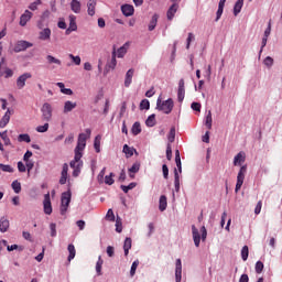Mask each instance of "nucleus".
Returning <instances> with one entry per match:
<instances>
[{
  "mask_svg": "<svg viewBox=\"0 0 282 282\" xmlns=\"http://www.w3.org/2000/svg\"><path fill=\"white\" fill-rule=\"evenodd\" d=\"M68 261H72V259H74L76 257V247H74V245H68Z\"/></svg>",
  "mask_w": 282,
  "mask_h": 282,
  "instance_id": "nucleus-44",
  "label": "nucleus"
},
{
  "mask_svg": "<svg viewBox=\"0 0 282 282\" xmlns=\"http://www.w3.org/2000/svg\"><path fill=\"white\" fill-rule=\"evenodd\" d=\"M131 245H132L131 238H126L123 243L124 257H129V249L131 248Z\"/></svg>",
  "mask_w": 282,
  "mask_h": 282,
  "instance_id": "nucleus-34",
  "label": "nucleus"
},
{
  "mask_svg": "<svg viewBox=\"0 0 282 282\" xmlns=\"http://www.w3.org/2000/svg\"><path fill=\"white\" fill-rule=\"evenodd\" d=\"M263 268H264L263 262H261V261L256 262L257 274H261V272H263Z\"/></svg>",
  "mask_w": 282,
  "mask_h": 282,
  "instance_id": "nucleus-57",
  "label": "nucleus"
},
{
  "mask_svg": "<svg viewBox=\"0 0 282 282\" xmlns=\"http://www.w3.org/2000/svg\"><path fill=\"white\" fill-rule=\"evenodd\" d=\"M158 19H160V15H158L156 13L152 17L150 23H149V32H153L158 25Z\"/></svg>",
  "mask_w": 282,
  "mask_h": 282,
  "instance_id": "nucleus-30",
  "label": "nucleus"
},
{
  "mask_svg": "<svg viewBox=\"0 0 282 282\" xmlns=\"http://www.w3.org/2000/svg\"><path fill=\"white\" fill-rule=\"evenodd\" d=\"M262 206H263V202L259 200V202L257 203L256 208H254V214H256V215H260V214H261V208H262Z\"/></svg>",
  "mask_w": 282,
  "mask_h": 282,
  "instance_id": "nucleus-60",
  "label": "nucleus"
},
{
  "mask_svg": "<svg viewBox=\"0 0 282 282\" xmlns=\"http://www.w3.org/2000/svg\"><path fill=\"white\" fill-rule=\"evenodd\" d=\"M87 13L89 17H94L96 14V0H89L87 3Z\"/></svg>",
  "mask_w": 282,
  "mask_h": 282,
  "instance_id": "nucleus-26",
  "label": "nucleus"
},
{
  "mask_svg": "<svg viewBox=\"0 0 282 282\" xmlns=\"http://www.w3.org/2000/svg\"><path fill=\"white\" fill-rule=\"evenodd\" d=\"M116 65H118V61L116 59V48L112 52L111 61L108 62L105 66L104 76H107L111 69H116Z\"/></svg>",
  "mask_w": 282,
  "mask_h": 282,
  "instance_id": "nucleus-9",
  "label": "nucleus"
},
{
  "mask_svg": "<svg viewBox=\"0 0 282 282\" xmlns=\"http://www.w3.org/2000/svg\"><path fill=\"white\" fill-rule=\"evenodd\" d=\"M14 193H21V183H19V181H13L11 184Z\"/></svg>",
  "mask_w": 282,
  "mask_h": 282,
  "instance_id": "nucleus-52",
  "label": "nucleus"
},
{
  "mask_svg": "<svg viewBox=\"0 0 282 282\" xmlns=\"http://www.w3.org/2000/svg\"><path fill=\"white\" fill-rule=\"evenodd\" d=\"M24 162H25L26 171L28 173H30L32 169H34V162L32 161H24Z\"/></svg>",
  "mask_w": 282,
  "mask_h": 282,
  "instance_id": "nucleus-63",
  "label": "nucleus"
},
{
  "mask_svg": "<svg viewBox=\"0 0 282 282\" xmlns=\"http://www.w3.org/2000/svg\"><path fill=\"white\" fill-rule=\"evenodd\" d=\"M138 186L137 183H130L129 185H121L120 188L123 191V193H129L130 191H133Z\"/></svg>",
  "mask_w": 282,
  "mask_h": 282,
  "instance_id": "nucleus-42",
  "label": "nucleus"
},
{
  "mask_svg": "<svg viewBox=\"0 0 282 282\" xmlns=\"http://www.w3.org/2000/svg\"><path fill=\"white\" fill-rule=\"evenodd\" d=\"M246 162V153L239 152L234 159V166H241Z\"/></svg>",
  "mask_w": 282,
  "mask_h": 282,
  "instance_id": "nucleus-22",
  "label": "nucleus"
},
{
  "mask_svg": "<svg viewBox=\"0 0 282 282\" xmlns=\"http://www.w3.org/2000/svg\"><path fill=\"white\" fill-rule=\"evenodd\" d=\"M29 47H34V44L32 42L20 40L15 43L13 52L19 54V52H25V50H29Z\"/></svg>",
  "mask_w": 282,
  "mask_h": 282,
  "instance_id": "nucleus-6",
  "label": "nucleus"
},
{
  "mask_svg": "<svg viewBox=\"0 0 282 282\" xmlns=\"http://www.w3.org/2000/svg\"><path fill=\"white\" fill-rule=\"evenodd\" d=\"M46 61H47L48 65H58L59 67L63 65V62H61V59H58L52 55H47Z\"/></svg>",
  "mask_w": 282,
  "mask_h": 282,
  "instance_id": "nucleus-31",
  "label": "nucleus"
},
{
  "mask_svg": "<svg viewBox=\"0 0 282 282\" xmlns=\"http://www.w3.org/2000/svg\"><path fill=\"white\" fill-rule=\"evenodd\" d=\"M0 138L3 140L6 147H10L12 142L10 141V138L8 137V131H3L0 133Z\"/></svg>",
  "mask_w": 282,
  "mask_h": 282,
  "instance_id": "nucleus-39",
  "label": "nucleus"
},
{
  "mask_svg": "<svg viewBox=\"0 0 282 282\" xmlns=\"http://www.w3.org/2000/svg\"><path fill=\"white\" fill-rule=\"evenodd\" d=\"M241 8H243V0H237L234 7V15L237 17L239 12H241Z\"/></svg>",
  "mask_w": 282,
  "mask_h": 282,
  "instance_id": "nucleus-33",
  "label": "nucleus"
},
{
  "mask_svg": "<svg viewBox=\"0 0 282 282\" xmlns=\"http://www.w3.org/2000/svg\"><path fill=\"white\" fill-rule=\"evenodd\" d=\"M34 17V14L30 10H25L24 13L20 17V25L21 28H25L28 22Z\"/></svg>",
  "mask_w": 282,
  "mask_h": 282,
  "instance_id": "nucleus-12",
  "label": "nucleus"
},
{
  "mask_svg": "<svg viewBox=\"0 0 282 282\" xmlns=\"http://www.w3.org/2000/svg\"><path fill=\"white\" fill-rule=\"evenodd\" d=\"M101 140H102V137L100 134L95 137L94 149H95L96 153H100V141Z\"/></svg>",
  "mask_w": 282,
  "mask_h": 282,
  "instance_id": "nucleus-35",
  "label": "nucleus"
},
{
  "mask_svg": "<svg viewBox=\"0 0 282 282\" xmlns=\"http://www.w3.org/2000/svg\"><path fill=\"white\" fill-rule=\"evenodd\" d=\"M43 206L45 215H50L52 213V200L50 198V194L44 195Z\"/></svg>",
  "mask_w": 282,
  "mask_h": 282,
  "instance_id": "nucleus-14",
  "label": "nucleus"
},
{
  "mask_svg": "<svg viewBox=\"0 0 282 282\" xmlns=\"http://www.w3.org/2000/svg\"><path fill=\"white\" fill-rule=\"evenodd\" d=\"M167 206H169V203L166 200V196L162 195L159 200V209L161 210V213H164Z\"/></svg>",
  "mask_w": 282,
  "mask_h": 282,
  "instance_id": "nucleus-29",
  "label": "nucleus"
},
{
  "mask_svg": "<svg viewBox=\"0 0 282 282\" xmlns=\"http://www.w3.org/2000/svg\"><path fill=\"white\" fill-rule=\"evenodd\" d=\"M133 74H135V70L133 68H130L126 73L124 87H131V83L133 80Z\"/></svg>",
  "mask_w": 282,
  "mask_h": 282,
  "instance_id": "nucleus-21",
  "label": "nucleus"
},
{
  "mask_svg": "<svg viewBox=\"0 0 282 282\" xmlns=\"http://www.w3.org/2000/svg\"><path fill=\"white\" fill-rule=\"evenodd\" d=\"M250 254V251L248 249V246H243L241 249V259L242 261H248V257Z\"/></svg>",
  "mask_w": 282,
  "mask_h": 282,
  "instance_id": "nucleus-46",
  "label": "nucleus"
},
{
  "mask_svg": "<svg viewBox=\"0 0 282 282\" xmlns=\"http://www.w3.org/2000/svg\"><path fill=\"white\" fill-rule=\"evenodd\" d=\"M78 30V25H76V15L72 14L69 15V26L66 30V34H69L70 32H76Z\"/></svg>",
  "mask_w": 282,
  "mask_h": 282,
  "instance_id": "nucleus-17",
  "label": "nucleus"
},
{
  "mask_svg": "<svg viewBox=\"0 0 282 282\" xmlns=\"http://www.w3.org/2000/svg\"><path fill=\"white\" fill-rule=\"evenodd\" d=\"M68 57L73 61L74 64L80 65V56H74V54H69Z\"/></svg>",
  "mask_w": 282,
  "mask_h": 282,
  "instance_id": "nucleus-59",
  "label": "nucleus"
},
{
  "mask_svg": "<svg viewBox=\"0 0 282 282\" xmlns=\"http://www.w3.org/2000/svg\"><path fill=\"white\" fill-rule=\"evenodd\" d=\"M70 10H72L75 14H80V1H78V0H72V1H70Z\"/></svg>",
  "mask_w": 282,
  "mask_h": 282,
  "instance_id": "nucleus-27",
  "label": "nucleus"
},
{
  "mask_svg": "<svg viewBox=\"0 0 282 282\" xmlns=\"http://www.w3.org/2000/svg\"><path fill=\"white\" fill-rule=\"evenodd\" d=\"M174 186L176 193H180V173H177V170H174Z\"/></svg>",
  "mask_w": 282,
  "mask_h": 282,
  "instance_id": "nucleus-38",
  "label": "nucleus"
},
{
  "mask_svg": "<svg viewBox=\"0 0 282 282\" xmlns=\"http://www.w3.org/2000/svg\"><path fill=\"white\" fill-rule=\"evenodd\" d=\"M113 173H110V175L105 176V184H108V186L113 185Z\"/></svg>",
  "mask_w": 282,
  "mask_h": 282,
  "instance_id": "nucleus-55",
  "label": "nucleus"
},
{
  "mask_svg": "<svg viewBox=\"0 0 282 282\" xmlns=\"http://www.w3.org/2000/svg\"><path fill=\"white\" fill-rule=\"evenodd\" d=\"M41 112L43 120H45L46 122H50L52 120V105H50L48 102L43 104Z\"/></svg>",
  "mask_w": 282,
  "mask_h": 282,
  "instance_id": "nucleus-7",
  "label": "nucleus"
},
{
  "mask_svg": "<svg viewBox=\"0 0 282 282\" xmlns=\"http://www.w3.org/2000/svg\"><path fill=\"white\" fill-rule=\"evenodd\" d=\"M51 228V237H56V224L52 223L50 225Z\"/></svg>",
  "mask_w": 282,
  "mask_h": 282,
  "instance_id": "nucleus-64",
  "label": "nucleus"
},
{
  "mask_svg": "<svg viewBox=\"0 0 282 282\" xmlns=\"http://www.w3.org/2000/svg\"><path fill=\"white\" fill-rule=\"evenodd\" d=\"M10 229V220L3 216L0 218V232H8Z\"/></svg>",
  "mask_w": 282,
  "mask_h": 282,
  "instance_id": "nucleus-18",
  "label": "nucleus"
},
{
  "mask_svg": "<svg viewBox=\"0 0 282 282\" xmlns=\"http://www.w3.org/2000/svg\"><path fill=\"white\" fill-rule=\"evenodd\" d=\"M177 10H180V4L172 3V6L169 8L167 13H166L167 21H173Z\"/></svg>",
  "mask_w": 282,
  "mask_h": 282,
  "instance_id": "nucleus-13",
  "label": "nucleus"
},
{
  "mask_svg": "<svg viewBox=\"0 0 282 282\" xmlns=\"http://www.w3.org/2000/svg\"><path fill=\"white\" fill-rule=\"evenodd\" d=\"M29 78H32V73H24V74L20 75L17 79L18 89H23V87H25V83L29 80Z\"/></svg>",
  "mask_w": 282,
  "mask_h": 282,
  "instance_id": "nucleus-11",
  "label": "nucleus"
},
{
  "mask_svg": "<svg viewBox=\"0 0 282 282\" xmlns=\"http://www.w3.org/2000/svg\"><path fill=\"white\" fill-rule=\"evenodd\" d=\"M51 36H52V30H50V28H46L40 32L39 39L40 41H50Z\"/></svg>",
  "mask_w": 282,
  "mask_h": 282,
  "instance_id": "nucleus-23",
  "label": "nucleus"
},
{
  "mask_svg": "<svg viewBox=\"0 0 282 282\" xmlns=\"http://www.w3.org/2000/svg\"><path fill=\"white\" fill-rule=\"evenodd\" d=\"M205 126L207 129H213V112L209 110L207 116H206V120H205Z\"/></svg>",
  "mask_w": 282,
  "mask_h": 282,
  "instance_id": "nucleus-36",
  "label": "nucleus"
},
{
  "mask_svg": "<svg viewBox=\"0 0 282 282\" xmlns=\"http://www.w3.org/2000/svg\"><path fill=\"white\" fill-rule=\"evenodd\" d=\"M202 236L199 235V229L195 227V225L192 226V235L194 239V243L196 248H199L200 241H206V237H208V231L206 230V227L200 228Z\"/></svg>",
  "mask_w": 282,
  "mask_h": 282,
  "instance_id": "nucleus-2",
  "label": "nucleus"
},
{
  "mask_svg": "<svg viewBox=\"0 0 282 282\" xmlns=\"http://www.w3.org/2000/svg\"><path fill=\"white\" fill-rule=\"evenodd\" d=\"M77 105L73 101H65L64 104V113H69V111H74L76 109Z\"/></svg>",
  "mask_w": 282,
  "mask_h": 282,
  "instance_id": "nucleus-28",
  "label": "nucleus"
},
{
  "mask_svg": "<svg viewBox=\"0 0 282 282\" xmlns=\"http://www.w3.org/2000/svg\"><path fill=\"white\" fill-rule=\"evenodd\" d=\"M140 109L141 111L149 110L151 109V102L149 101V99H142L140 102Z\"/></svg>",
  "mask_w": 282,
  "mask_h": 282,
  "instance_id": "nucleus-41",
  "label": "nucleus"
},
{
  "mask_svg": "<svg viewBox=\"0 0 282 282\" xmlns=\"http://www.w3.org/2000/svg\"><path fill=\"white\" fill-rule=\"evenodd\" d=\"M41 3H43V1H41V0H35L34 2H32V3L29 6V9L34 12L35 10H39V6H41Z\"/></svg>",
  "mask_w": 282,
  "mask_h": 282,
  "instance_id": "nucleus-50",
  "label": "nucleus"
},
{
  "mask_svg": "<svg viewBox=\"0 0 282 282\" xmlns=\"http://www.w3.org/2000/svg\"><path fill=\"white\" fill-rule=\"evenodd\" d=\"M102 263H105V261L102 260V256H99L98 261L96 263V272L98 276L102 274Z\"/></svg>",
  "mask_w": 282,
  "mask_h": 282,
  "instance_id": "nucleus-32",
  "label": "nucleus"
},
{
  "mask_svg": "<svg viewBox=\"0 0 282 282\" xmlns=\"http://www.w3.org/2000/svg\"><path fill=\"white\" fill-rule=\"evenodd\" d=\"M18 141L26 142L28 144H30L32 142V139L30 138V134L24 133V134H19Z\"/></svg>",
  "mask_w": 282,
  "mask_h": 282,
  "instance_id": "nucleus-45",
  "label": "nucleus"
},
{
  "mask_svg": "<svg viewBox=\"0 0 282 282\" xmlns=\"http://www.w3.org/2000/svg\"><path fill=\"white\" fill-rule=\"evenodd\" d=\"M167 140H169L170 143L175 142V127H172L170 129V132L167 134Z\"/></svg>",
  "mask_w": 282,
  "mask_h": 282,
  "instance_id": "nucleus-48",
  "label": "nucleus"
},
{
  "mask_svg": "<svg viewBox=\"0 0 282 282\" xmlns=\"http://www.w3.org/2000/svg\"><path fill=\"white\" fill-rule=\"evenodd\" d=\"M7 250H8V252H12L14 250H19V252H23L24 248H23V246H19V245L9 246L7 242Z\"/></svg>",
  "mask_w": 282,
  "mask_h": 282,
  "instance_id": "nucleus-40",
  "label": "nucleus"
},
{
  "mask_svg": "<svg viewBox=\"0 0 282 282\" xmlns=\"http://www.w3.org/2000/svg\"><path fill=\"white\" fill-rule=\"evenodd\" d=\"M50 129V123H45L44 126H39L36 128L37 133H45Z\"/></svg>",
  "mask_w": 282,
  "mask_h": 282,
  "instance_id": "nucleus-53",
  "label": "nucleus"
},
{
  "mask_svg": "<svg viewBox=\"0 0 282 282\" xmlns=\"http://www.w3.org/2000/svg\"><path fill=\"white\" fill-rule=\"evenodd\" d=\"M191 108L194 111H202V104H199V102H192Z\"/></svg>",
  "mask_w": 282,
  "mask_h": 282,
  "instance_id": "nucleus-61",
  "label": "nucleus"
},
{
  "mask_svg": "<svg viewBox=\"0 0 282 282\" xmlns=\"http://www.w3.org/2000/svg\"><path fill=\"white\" fill-rule=\"evenodd\" d=\"M246 173H248V165H242L237 175V183L235 188L236 193L241 191V187L243 186V180H246Z\"/></svg>",
  "mask_w": 282,
  "mask_h": 282,
  "instance_id": "nucleus-5",
  "label": "nucleus"
},
{
  "mask_svg": "<svg viewBox=\"0 0 282 282\" xmlns=\"http://www.w3.org/2000/svg\"><path fill=\"white\" fill-rule=\"evenodd\" d=\"M0 169L3 171V173H14V169H12V166L3 163H0Z\"/></svg>",
  "mask_w": 282,
  "mask_h": 282,
  "instance_id": "nucleus-49",
  "label": "nucleus"
},
{
  "mask_svg": "<svg viewBox=\"0 0 282 282\" xmlns=\"http://www.w3.org/2000/svg\"><path fill=\"white\" fill-rule=\"evenodd\" d=\"M155 115H150L145 120L147 127H155Z\"/></svg>",
  "mask_w": 282,
  "mask_h": 282,
  "instance_id": "nucleus-47",
  "label": "nucleus"
},
{
  "mask_svg": "<svg viewBox=\"0 0 282 282\" xmlns=\"http://www.w3.org/2000/svg\"><path fill=\"white\" fill-rule=\"evenodd\" d=\"M175 280L182 282V259H176Z\"/></svg>",
  "mask_w": 282,
  "mask_h": 282,
  "instance_id": "nucleus-19",
  "label": "nucleus"
},
{
  "mask_svg": "<svg viewBox=\"0 0 282 282\" xmlns=\"http://www.w3.org/2000/svg\"><path fill=\"white\" fill-rule=\"evenodd\" d=\"M133 135H139V133H142V127L140 126V122H134L131 129Z\"/></svg>",
  "mask_w": 282,
  "mask_h": 282,
  "instance_id": "nucleus-37",
  "label": "nucleus"
},
{
  "mask_svg": "<svg viewBox=\"0 0 282 282\" xmlns=\"http://www.w3.org/2000/svg\"><path fill=\"white\" fill-rule=\"evenodd\" d=\"M186 96V88L184 79H180L178 89H177V100L178 102H184V98Z\"/></svg>",
  "mask_w": 282,
  "mask_h": 282,
  "instance_id": "nucleus-10",
  "label": "nucleus"
},
{
  "mask_svg": "<svg viewBox=\"0 0 282 282\" xmlns=\"http://www.w3.org/2000/svg\"><path fill=\"white\" fill-rule=\"evenodd\" d=\"M10 116H12V112L10 109H8L0 120V129H6V127H8V123L10 122Z\"/></svg>",
  "mask_w": 282,
  "mask_h": 282,
  "instance_id": "nucleus-20",
  "label": "nucleus"
},
{
  "mask_svg": "<svg viewBox=\"0 0 282 282\" xmlns=\"http://www.w3.org/2000/svg\"><path fill=\"white\" fill-rule=\"evenodd\" d=\"M128 171L129 177H131V180L135 178V173L140 171V162L133 163V165Z\"/></svg>",
  "mask_w": 282,
  "mask_h": 282,
  "instance_id": "nucleus-24",
  "label": "nucleus"
},
{
  "mask_svg": "<svg viewBox=\"0 0 282 282\" xmlns=\"http://www.w3.org/2000/svg\"><path fill=\"white\" fill-rule=\"evenodd\" d=\"M166 158L169 161L173 160V149L171 148V143L166 145Z\"/></svg>",
  "mask_w": 282,
  "mask_h": 282,
  "instance_id": "nucleus-54",
  "label": "nucleus"
},
{
  "mask_svg": "<svg viewBox=\"0 0 282 282\" xmlns=\"http://www.w3.org/2000/svg\"><path fill=\"white\" fill-rule=\"evenodd\" d=\"M86 133H79L77 145L75 148L74 160L70 161V169H73V177H78L80 175V169H83V151L87 147V140L91 138V129H86Z\"/></svg>",
  "mask_w": 282,
  "mask_h": 282,
  "instance_id": "nucleus-1",
  "label": "nucleus"
},
{
  "mask_svg": "<svg viewBox=\"0 0 282 282\" xmlns=\"http://www.w3.org/2000/svg\"><path fill=\"white\" fill-rule=\"evenodd\" d=\"M129 50V42L124 43L120 48H118L116 55L118 58H124V54H127Z\"/></svg>",
  "mask_w": 282,
  "mask_h": 282,
  "instance_id": "nucleus-25",
  "label": "nucleus"
},
{
  "mask_svg": "<svg viewBox=\"0 0 282 282\" xmlns=\"http://www.w3.org/2000/svg\"><path fill=\"white\" fill-rule=\"evenodd\" d=\"M18 171L20 172V173H25V171H26V166H25V164L23 163V162H18Z\"/></svg>",
  "mask_w": 282,
  "mask_h": 282,
  "instance_id": "nucleus-62",
  "label": "nucleus"
},
{
  "mask_svg": "<svg viewBox=\"0 0 282 282\" xmlns=\"http://www.w3.org/2000/svg\"><path fill=\"white\" fill-rule=\"evenodd\" d=\"M69 171V165L67 163L63 164L62 173H61V178H59V184L65 185L67 184V173Z\"/></svg>",
  "mask_w": 282,
  "mask_h": 282,
  "instance_id": "nucleus-15",
  "label": "nucleus"
},
{
  "mask_svg": "<svg viewBox=\"0 0 282 282\" xmlns=\"http://www.w3.org/2000/svg\"><path fill=\"white\" fill-rule=\"evenodd\" d=\"M70 202H72V193L64 192L61 198V209H59L61 215H66L67 208H69Z\"/></svg>",
  "mask_w": 282,
  "mask_h": 282,
  "instance_id": "nucleus-4",
  "label": "nucleus"
},
{
  "mask_svg": "<svg viewBox=\"0 0 282 282\" xmlns=\"http://www.w3.org/2000/svg\"><path fill=\"white\" fill-rule=\"evenodd\" d=\"M138 265H140V262L138 260H135L132 265H131V269H130V274L132 276L135 275V271L138 270Z\"/></svg>",
  "mask_w": 282,
  "mask_h": 282,
  "instance_id": "nucleus-56",
  "label": "nucleus"
},
{
  "mask_svg": "<svg viewBox=\"0 0 282 282\" xmlns=\"http://www.w3.org/2000/svg\"><path fill=\"white\" fill-rule=\"evenodd\" d=\"M134 151L135 149L128 147L127 144L123 145V153L127 158H132Z\"/></svg>",
  "mask_w": 282,
  "mask_h": 282,
  "instance_id": "nucleus-43",
  "label": "nucleus"
},
{
  "mask_svg": "<svg viewBox=\"0 0 282 282\" xmlns=\"http://www.w3.org/2000/svg\"><path fill=\"white\" fill-rule=\"evenodd\" d=\"M121 12L124 17H133L135 9L131 4H123L121 6Z\"/></svg>",
  "mask_w": 282,
  "mask_h": 282,
  "instance_id": "nucleus-16",
  "label": "nucleus"
},
{
  "mask_svg": "<svg viewBox=\"0 0 282 282\" xmlns=\"http://www.w3.org/2000/svg\"><path fill=\"white\" fill-rule=\"evenodd\" d=\"M174 107H175V104L172 98H169L164 101H162L161 98L156 100V109H159V111H162L163 113H166V116H169V113L173 111Z\"/></svg>",
  "mask_w": 282,
  "mask_h": 282,
  "instance_id": "nucleus-3",
  "label": "nucleus"
},
{
  "mask_svg": "<svg viewBox=\"0 0 282 282\" xmlns=\"http://www.w3.org/2000/svg\"><path fill=\"white\" fill-rule=\"evenodd\" d=\"M264 65L267 67H272V65H274V59L272 57H270V56L265 57L264 58Z\"/></svg>",
  "mask_w": 282,
  "mask_h": 282,
  "instance_id": "nucleus-58",
  "label": "nucleus"
},
{
  "mask_svg": "<svg viewBox=\"0 0 282 282\" xmlns=\"http://www.w3.org/2000/svg\"><path fill=\"white\" fill-rule=\"evenodd\" d=\"M3 63H6V57H2L0 62V78L3 76L4 78H12V76H14V70L9 67L3 68Z\"/></svg>",
  "mask_w": 282,
  "mask_h": 282,
  "instance_id": "nucleus-8",
  "label": "nucleus"
},
{
  "mask_svg": "<svg viewBox=\"0 0 282 282\" xmlns=\"http://www.w3.org/2000/svg\"><path fill=\"white\" fill-rule=\"evenodd\" d=\"M106 219L108 221H116V215L113 214V209H108L106 214Z\"/></svg>",
  "mask_w": 282,
  "mask_h": 282,
  "instance_id": "nucleus-51",
  "label": "nucleus"
}]
</instances>
